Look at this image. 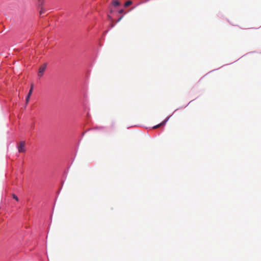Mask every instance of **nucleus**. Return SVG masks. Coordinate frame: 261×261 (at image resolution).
<instances>
[{
  "instance_id": "obj_1",
  "label": "nucleus",
  "mask_w": 261,
  "mask_h": 261,
  "mask_svg": "<svg viewBox=\"0 0 261 261\" xmlns=\"http://www.w3.org/2000/svg\"><path fill=\"white\" fill-rule=\"evenodd\" d=\"M18 150L19 152H24L25 151L24 141H20L19 142V144L18 146Z\"/></svg>"
},
{
  "instance_id": "obj_2",
  "label": "nucleus",
  "mask_w": 261,
  "mask_h": 261,
  "mask_svg": "<svg viewBox=\"0 0 261 261\" xmlns=\"http://www.w3.org/2000/svg\"><path fill=\"white\" fill-rule=\"evenodd\" d=\"M33 89H34V85L32 84L31 86V88H30V89L29 90V93L25 98V103L26 105H27L29 102V100H30V96L31 95H32V93H33Z\"/></svg>"
},
{
  "instance_id": "obj_3",
  "label": "nucleus",
  "mask_w": 261,
  "mask_h": 261,
  "mask_svg": "<svg viewBox=\"0 0 261 261\" xmlns=\"http://www.w3.org/2000/svg\"><path fill=\"white\" fill-rule=\"evenodd\" d=\"M46 67V65L45 64L42 65L39 69V72H38V76L40 77H41L43 74V72L45 71Z\"/></svg>"
},
{
  "instance_id": "obj_4",
  "label": "nucleus",
  "mask_w": 261,
  "mask_h": 261,
  "mask_svg": "<svg viewBox=\"0 0 261 261\" xmlns=\"http://www.w3.org/2000/svg\"><path fill=\"white\" fill-rule=\"evenodd\" d=\"M167 121V120H164V121H163L161 123H160V124H158V125H156L154 126L153 127V128L154 129H155V128H157L159 127L160 126H161V125H163V124H165L166 123Z\"/></svg>"
},
{
  "instance_id": "obj_5",
  "label": "nucleus",
  "mask_w": 261,
  "mask_h": 261,
  "mask_svg": "<svg viewBox=\"0 0 261 261\" xmlns=\"http://www.w3.org/2000/svg\"><path fill=\"white\" fill-rule=\"evenodd\" d=\"M112 3L113 4L114 6H118L120 5V3L117 0H114L112 2Z\"/></svg>"
},
{
  "instance_id": "obj_6",
  "label": "nucleus",
  "mask_w": 261,
  "mask_h": 261,
  "mask_svg": "<svg viewBox=\"0 0 261 261\" xmlns=\"http://www.w3.org/2000/svg\"><path fill=\"white\" fill-rule=\"evenodd\" d=\"M132 4V2L131 1H127L125 4H124V6L125 7H128L129 6H130L131 4Z\"/></svg>"
},
{
  "instance_id": "obj_7",
  "label": "nucleus",
  "mask_w": 261,
  "mask_h": 261,
  "mask_svg": "<svg viewBox=\"0 0 261 261\" xmlns=\"http://www.w3.org/2000/svg\"><path fill=\"white\" fill-rule=\"evenodd\" d=\"M12 196H13V198L14 199H15L16 201H18V200H19L18 198L16 195H15V194H13Z\"/></svg>"
},
{
  "instance_id": "obj_8",
  "label": "nucleus",
  "mask_w": 261,
  "mask_h": 261,
  "mask_svg": "<svg viewBox=\"0 0 261 261\" xmlns=\"http://www.w3.org/2000/svg\"><path fill=\"white\" fill-rule=\"evenodd\" d=\"M44 13V10L42 8L40 11V15H41Z\"/></svg>"
},
{
  "instance_id": "obj_9",
  "label": "nucleus",
  "mask_w": 261,
  "mask_h": 261,
  "mask_svg": "<svg viewBox=\"0 0 261 261\" xmlns=\"http://www.w3.org/2000/svg\"><path fill=\"white\" fill-rule=\"evenodd\" d=\"M123 18V16H121L117 20V22H119L121 19L122 18Z\"/></svg>"
},
{
  "instance_id": "obj_10",
  "label": "nucleus",
  "mask_w": 261,
  "mask_h": 261,
  "mask_svg": "<svg viewBox=\"0 0 261 261\" xmlns=\"http://www.w3.org/2000/svg\"><path fill=\"white\" fill-rule=\"evenodd\" d=\"M123 12V10L121 9L119 11V13H122Z\"/></svg>"
},
{
  "instance_id": "obj_11",
  "label": "nucleus",
  "mask_w": 261,
  "mask_h": 261,
  "mask_svg": "<svg viewBox=\"0 0 261 261\" xmlns=\"http://www.w3.org/2000/svg\"><path fill=\"white\" fill-rule=\"evenodd\" d=\"M108 17L109 19H111L112 20V19L111 18V17L110 16V15H108Z\"/></svg>"
},
{
  "instance_id": "obj_12",
  "label": "nucleus",
  "mask_w": 261,
  "mask_h": 261,
  "mask_svg": "<svg viewBox=\"0 0 261 261\" xmlns=\"http://www.w3.org/2000/svg\"><path fill=\"white\" fill-rule=\"evenodd\" d=\"M111 28H113V27H114V24L112 23V24L111 25Z\"/></svg>"
}]
</instances>
